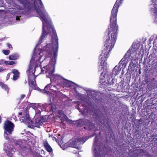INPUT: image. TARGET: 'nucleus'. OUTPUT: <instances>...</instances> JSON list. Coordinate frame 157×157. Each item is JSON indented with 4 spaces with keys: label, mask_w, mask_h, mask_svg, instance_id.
Masks as SVG:
<instances>
[{
    "label": "nucleus",
    "mask_w": 157,
    "mask_h": 157,
    "mask_svg": "<svg viewBox=\"0 0 157 157\" xmlns=\"http://www.w3.org/2000/svg\"><path fill=\"white\" fill-rule=\"evenodd\" d=\"M123 0H117L111 11L110 24L108 27V38L104 44L105 48L100 56L101 64H104L109 56V53L112 50L117 39L118 27L117 24V17L119 7Z\"/></svg>",
    "instance_id": "obj_1"
},
{
    "label": "nucleus",
    "mask_w": 157,
    "mask_h": 157,
    "mask_svg": "<svg viewBox=\"0 0 157 157\" xmlns=\"http://www.w3.org/2000/svg\"><path fill=\"white\" fill-rule=\"evenodd\" d=\"M17 0L20 2L21 4L24 7L25 9H26L28 10V12H30L31 10L34 8L36 11V13L40 15V19L42 21L43 23L42 28V33L40 37V42L41 41H42L45 38L48 33V34H51V33H52V31L51 30V32L50 33H49V32H50L48 30V33H46L45 29V26L44 25V23H46L47 22L46 17L48 16V13L44 9V7L41 0H38L40 5V7H39V6H38V7L35 6V1L33 3H32L30 2L29 0ZM50 25H51L54 29H55L52 25L49 23H48V24L47 27V29H48V27Z\"/></svg>",
    "instance_id": "obj_2"
},
{
    "label": "nucleus",
    "mask_w": 157,
    "mask_h": 157,
    "mask_svg": "<svg viewBox=\"0 0 157 157\" xmlns=\"http://www.w3.org/2000/svg\"><path fill=\"white\" fill-rule=\"evenodd\" d=\"M48 30L50 32L49 33H51V30L52 31V35L51 39L52 44V47H51V44H47L44 48V51L46 52L45 55L47 57H50L52 54V49L53 52V56L55 58H56L57 53L58 49V39L56 30L54 29L51 25L48 27Z\"/></svg>",
    "instance_id": "obj_3"
},
{
    "label": "nucleus",
    "mask_w": 157,
    "mask_h": 157,
    "mask_svg": "<svg viewBox=\"0 0 157 157\" xmlns=\"http://www.w3.org/2000/svg\"><path fill=\"white\" fill-rule=\"evenodd\" d=\"M14 127V125L13 123L9 120L6 121L3 127L4 130V134L7 135L11 134L13 131Z\"/></svg>",
    "instance_id": "obj_4"
},
{
    "label": "nucleus",
    "mask_w": 157,
    "mask_h": 157,
    "mask_svg": "<svg viewBox=\"0 0 157 157\" xmlns=\"http://www.w3.org/2000/svg\"><path fill=\"white\" fill-rule=\"evenodd\" d=\"M107 148L105 145H100L98 149V154L100 155H105L106 154Z\"/></svg>",
    "instance_id": "obj_5"
},
{
    "label": "nucleus",
    "mask_w": 157,
    "mask_h": 157,
    "mask_svg": "<svg viewBox=\"0 0 157 157\" xmlns=\"http://www.w3.org/2000/svg\"><path fill=\"white\" fill-rule=\"evenodd\" d=\"M44 90H49L50 91L51 90L52 92L56 93L58 90V89L57 88L55 85L49 84L45 86Z\"/></svg>",
    "instance_id": "obj_6"
},
{
    "label": "nucleus",
    "mask_w": 157,
    "mask_h": 157,
    "mask_svg": "<svg viewBox=\"0 0 157 157\" xmlns=\"http://www.w3.org/2000/svg\"><path fill=\"white\" fill-rule=\"evenodd\" d=\"M88 121L86 119H81L77 122V127H81L83 126H86L88 123Z\"/></svg>",
    "instance_id": "obj_7"
},
{
    "label": "nucleus",
    "mask_w": 157,
    "mask_h": 157,
    "mask_svg": "<svg viewBox=\"0 0 157 157\" xmlns=\"http://www.w3.org/2000/svg\"><path fill=\"white\" fill-rule=\"evenodd\" d=\"M44 122V119L43 118H38L36 120L35 126L36 127L39 128L40 126L42 125Z\"/></svg>",
    "instance_id": "obj_8"
},
{
    "label": "nucleus",
    "mask_w": 157,
    "mask_h": 157,
    "mask_svg": "<svg viewBox=\"0 0 157 157\" xmlns=\"http://www.w3.org/2000/svg\"><path fill=\"white\" fill-rule=\"evenodd\" d=\"M121 69L120 65H116L113 70L112 72L113 75L114 74L115 75H117L120 71Z\"/></svg>",
    "instance_id": "obj_9"
},
{
    "label": "nucleus",
    "mask_w": 157,
    "mask_h": 157,
    "mask_svg": "<svg viewBox=\"0 0 157 157\" xmlns=\"http://www.w3.org/2000/svg\"><path fill=\"white\" fill-rule=\"evenodd\" d=\"M11 72L13 74V79L14 80H16L18 79L19 76V73L17 70L16 69H13Z\"/></svg>",
    "instance_id": "obj_10"
},
{
    "label": "nucleus",
    "mask_w": 157,
    "mask_h": 157,
    "mask_svg": "<svg viewBox=\"0 0 157 157\" xmlns=\"http://www.w3.org/2000/svg\"><path fill=\"white\" fill-rule=\"evenodd\" d=\"M44 147H45L46 150L48 152H51L52 151V149L48 144L47 141H45L44 143Z\"/></svg>",
    "instance_id": "obj_11"
},
{
    "label": "nucleus",
    "mask_w": 157,
    "mask_h": 157,
    "mask_svg": "<svg viewBox=\"0 0 157 157\" xmlns=\"http://www.w3.org/2000/svg\"><path fill=\"white\" fill-rule=\"evenodd\" d=\"M61 77L59 75H54L50 76V80L51 82L52 81H56L59 80H60Z\"/></svg>",
    "instance_id": "obj_12"
},
{
    "label": "nucleus",
    "mask_w": 157,
    "mask_h": 157,
    "mask_svg": "<svg viewBox=\"0 0 157 157\" xmlns=\"http://www.w3.org/2000/svg\"><path fill=\"white\" fill-rule=\"evenodd\" d=\"M63 85L67 87H70L72 84V82L66 79H64L63 81Z\"/></svg>",
    "instance_id": "obj_13"
},
{
    "label": "nucleus",
    "mask_w": 157,
    "mask_h": 157,
    "mask_svg": "<svg viewBox=\"0 0 157 157\" xmlns=\"http://www.w3.org/2000/svg\"><path fill=\"white\" fill-rule=\"evenodd\" d=\"M70 145L71 147L77 148V149H78L79 144L75 139L74 140L70 142Z\"/></svg>",
    "instance_id": "obj_14"
},
{
    "label": "nucleus",
    "mask_w": 157,
    "mask_h": 157,
    "mask_svg": "<svg viewBox=\"0 0 157 157\" xmlns=\"http://www.w3.org/2000/svg\"><path fill=\"white\" fill-rule=\"evenodd\" d=\"M104 116H101L99 119V121L103 125L105 126L106 124V119Z\"/></svg>",
    "instance_id": "obj_15"
},
{
    "label": "nucleus",
    "mask_w": 157,
    "mask_h": 157,
    "mask_svg": "<svg viewBox=\"0 0 157 157\" xmlns=\"http://www.w3.org/2000/svg\"><path fill=\"white\" fill-rule=\"evenodd\" d=\"M75 139L78 144H83L86 141V140H85L84 138L83 137L77 138Z\"/></svg>",
    "instance_id": "obj_16"
},
{
    "label": "nucleus",
    "mask_w": 157,
    "mask_h": 157,
    "mask_svg": "<svg viewBox=\"0 0 157 157\" xmlns=\"http://www.w3.org/2000/svg\"><path fill=\"white\" fill-rule=\"evenodd\" d=\"M18 55L17 54H14L10 55L9 57V59L11 60H16L18 58Z\"/></svg>",
    "instance_id": "obj_17"
},
{
    "label": "nucleus",
    "mask_w": 157,
    "mask_h": 157,
    "mask_svg": "<svg viewBox=\"0 0 157 157\" xmlns=\"http://www.w3.org/2000/svg\"><path fill=\"white\" fill-rule=\"evenodd\" d=\"M88 123L87 124L86 126H87L88 128L90 130L92 129L94 126V124L91 122L90 121L88 120Z\"/></svg>",
    "instance_id": "obj_18"
},
{
    "label": "nucleus",
    "mask_w": 157,
    "mask_h": 157,
    "mask_svg": "<svg viewBox=\"0 0 157 157\" xmlns=\"http://www.w3.org/2000/svg\"><path fill=\"white\" fill-rule=\"evenodd\" d=\"M0 86L1 87L4 89L5 90L8 91L9 90V88L8 86L6 84H5L2 82L0 81Z\"/></svg>",
    "instance_id": "obj_19"
},
{
    "label": "nucleus",
    "mask_w": 157,
    "mask_h": 157,
    "mask_svg": "<svg viewBox=\"0 0 157 157\" xmlns=\"http://www.w3.org/2000/svg\"><path fill=\"white\" fill-rule=\"evenodd\" d=\"M35 71V70L34 71V73L29 75V81L34 80L35 81V79H36V76L34 74Z\"/></svg>",
    "instance_id": "obj_20"
},
{
    "label": "nucleus",
    "mask_w": 157,
    "mask_h": 157,
    "mask_svg": "<svg viewBox=\"0 0 157 157\" xmlns=\"http://www.w3.org/2000/svg\"><path fill=\"white\" fill-rule=\"evenodd\" d=\"M34 80L28 81V83L30 87L33 89H34L36 88V84L34 83Z\"/></svg>",
    "instance_id": "obj_21"
},
{
    "label": "nucleus",
    "mask_w": 157,
    "mask_h": 157,
    "mask_svg": "<svg viewBox=\"0 0 157 157\" xmlns=\"http://www.w3.org/2000/svg\"><path fill=\"white\" fill-rule=\"evenodd\" d=\"M109 77H111V78L108 79L107 82L106 83L109 85H113V78H112V76H111V75H109Z\"/></svg>",
    "instance_id": "obj_22"
},
{
    "label": "nucleus",
    "mask_w": 157,
    "mask_h": 157,
    "mask_svg": "<svg viewBox=\"0 0 157 157\" xmlns=\"http://www.w3.org/2000/svg\"><path fill=\"white\" fill-rule=\"evenodd\" d=\"M22 118H24L25 120L27 121H30V120H31L30 117H29V114H27V113L25 114V116Z\"/></svg>",
    "instance_id": "obj_23"
},
{
    "label": "nucleus",
    "mask_w": 157,
    "mask_h": 157,
    "mask_svg": "<svg viewBox=\"0 0 157 157\" xmlns=\"http://www.w3.org/2000/svg\"><path fill=\"white\" fill-rule=\"evenodd\" d=\"M6 153L7 155L9 157H13V153L10 151H6Z\"/></svg>",
    "instance_id": "obj_24"
},
{
    "label": "nucleus",
    "mask_w": 157,
    "mask_h": 157,
    "mask_svg": "<svg viewBox=\"0 0 157 157\" xmlns=\"http://www.w3.org/2000/svg\"><path fill=\"white\" fill-rule=\"evenodd\" d=\"M54 71H55L54 68H53L52 70L50 71H49V75L51 76L52 75H54V74H53V73H54Z\"/></svg>",
    "instance_id": "obj_25"
},
{
    "label": "nucleus",
    "mask_w": 157,
    "mask_h": 157,
    "mask_svg": "<svg viewBox=\"0 0 157 157\" xmlns=\"http://www.w3.org/2000/svg\"><path fill=\"white\" fill-rule=\"evenodd\" d=\"M3 52L6 55H8L9 54L10 51L9 50H3Z\"/></svg>",
    "instance_id": "obj_26"
},
{
    "label": "nucleus",
    "mask_w": 157,
    "mask_h": 157,
    "mask_svg": "<svg viewBox=\"0 0 157 157\" xmlns=\"http://www.w3.org/2000/svg\"><path fill=\"white\" fill-rule=\"evenodd\" d=\"M9 65H13L16 64V62L13 61H10L9 62Z\"/></svg>",
    "instance_id": "obj_27"
},
{
    "label": "nucleus",
    "mask_w": 157,
    "mask_h": 157,
    "mask_svg": "<svg viewBox=\"0 0 157 157\" xmlns=\"http://www.w3.org/2000/svg\"><path fill=\"white\" fill-rule=\"evenodd\" d=\"M6 69H4L2 67H0V72H2L4 71H5Z\"/></svg>",
    "instance_id": "obj_28"
},
{
    "label": "nucleus",
    "mask_w": 157,
    "mask_h": 157,
    "mask_svg": "<svg viewBox=\"0 0 157 157\" xmlns=\"http://www.w3.org/2000/svg\"><path fill=\"white\" fill-rule=\"evenodd\" d=\"M25 97V94H22L21 95V98H20V100H22V99L24 98Z\"/></svg>",
    "instance_id": "obj_29"
},
{
    "label": "nucleus",
    "mask_w": 157,
    "mask_h": 157,
    "mask_svg": "<svg viewBox=\"0 0 157 157\" xmlns=\"http://www.w3.org/2000/svg\"><path fill=\"white\" fill-rule=\"evenodd\" d=\"M7 46L9 48H12V45L10 44L9 43H7Z\"/></svg>",
    "instance_id": "obj_30"
},
{
    "label": "nucleus",
    "mask_w": 157,
    "mask_h": 157,
    "mask_svg": "<svg viewBox=\"0 0 157 157\" xmlns=\"http://www.w3.org/2000/svg\"><path fill=\"white\" fill-rule=\"evenodd\" d=\"M4 63V61L3 59L0 60V65L3 64Z\"/></svg>",
    "instance_id": "obj_31"
},
{
    "label": "nucleus",
    "mask_w": 157,
    "mask_h": 157,
    "mask_svg": "<svg viewBox=\"0 0 157 157\" xmlns=\"http://www.w3.org/2000/svg\"><path fill=\"white\" fill-rule=\"evenodd\" d=\"M9 61H5V62H4V63L6 65H9Z\"/></svg>",
    "instance_id": "obj_32"
},
{
    "label": "nucleus",
    "mask_w": 157,
    "mask_h": 157,
    "mask_svg": "<svg viewBox=\"0 0 157 157\" xmlns=\"http://www.w3.org/2000/svg\"><path fill=\"white\" fill-rule=\"evenodd\" d=\"M11 74L10 73H8V74H7V79H9L10 76V75Z\"/></svg>",
    "instance_id": "obj_33"
},
{
    "label": "nucleus",
    "mask_w": 157,
    "mask_h": 157,
    "mask_svg": "<svg viewBox=\"0 0 157 157\" xmlns=\"http://www.w3.org/2000/svg\"><path fill=\"white\" fill-rule=\"evenodd\" d=\"M5 139L6 140H8L10 139V138H9V137L8 136H5Z\"/></svg>",
    "instance_id": "obj_34"
},
{
    "label": "nucleus",
    "mask_w": 157,
    "mask_h": 157,
    "mask_svg": "<svg viewBox=\"0 0 157 157\" xmlns=\"http://www.w3.org/2000/svg\"><path fill=\"white\" fill-rule=\"evenodd\" d=\"M20 17H16V20H20Z\"/></svg>",
    "instance_id": "obj_35"
},
{
    "label": "nucleus",
    "mask_w": 157,
    "mask_h": 157,
    "mask_svg": "<svg viewBox=\"0 0 157 157\" xmlns=\"http://www.w3.org/2000/svg\"><path fill=\"white\" fill-rule=\"evenodd\" d=\"M154 10H155V11L154 12V13H156L157 12V9L156 8H155Z\"/></svg>",
    "instance_id": "obj_36"
},
{
    "label": "nucleus",
    "mask_w": 157,
    "mask_h": 157,
    "mask_svg": "<svg viewBox=\"0 0 157 157\" xmlns=\"http://www.w3.org/2000/svg\"><path fill=\"white\" fill-rule=\"evenodd\" d=\"M73 153L75 154H78V153H79L78 152H77V151H73Z\"/></svg>",
    "instance_id": "obj_37"
},
{
    "label": "nucleus",
    "mask_w": 157,
    "mask_h": 157,
    "mask_svg": "<svg viewBox=\"0 0 157 157\" xmlns=\"http://www.w3.org/2000/svg\"><path fill=\"white\" fill-rule=\"evenodd\" d=\"M140 152H139L138 153H136V154H137V155H136L137 157L138 156V155H139L140 153Z\"/></svg>",
    "instance_id": "obj_38"
},
{
    "label": "nucleus",
    "mask_w": 157,
    "mask_h": 157,
    "mask_svg": "<svg viewBox=\"0 0 157 157\" xmlns=\"http://www.w3.org/2000/svg\"><path fill=\"white\" fill-rule=\"evenodd\" d=\"M22 114V112H19L18 113V115H21Z\"/></svg>",
    "instance_id": "obj_39"
},
{
    "label": "nucleus",
    "mask_w": 157,
    "mask_h": 157,
    "mask_svg": "<svg viewBox=\"0 0 157 157\" xmlns=\"http://www.w3.org/2000/svg\"><path fill=\"white\" fill-rule=\"evenodd\" d=\"M2 120H1V116H0V124L1 123Z\"/></svg>",
    "instance_id": "obj_40"
},
{
    "label": "nucleus",
    "mask_w": 157,
    "mask_h": 157,
    "mask_svg": "<svg viewBox=\"0 0 157 157\" xmlns=\"http://www.w3.org/2000/svg\"><path fill=\"white\" fill-rule=\"evenodd\" d=\"M46 67H47V66H43V68H46Z\"/></svg>",
    "instance_id": "obj_41"
},
{
    "label": "nucleus",
    "mask_w": 157,
    "mask_h": 157,
    "mask_svg": "<svg viewBox=\"0 0 157 157\" xmlns=\"http://www.w3.org/2000/svg\"><path fill=\"white\" fill-rule=\"evenodd\" d=\"M78 157H80V156L79 155V153H78Z\"/></svg>",
    "instance_id": "obj_42"
},
{
    "label": "nucleus",
    "mask_w": 157,
    "mask_h": 157,
    "mask_svg": "<svg viewBox=\"0 0 157 157\" xmlns=\"http://www.w3.org/2000/svg\"><path fill=\"white\" fill-rule=\"evenodd\" d=\"M39 57L40 58H39L38 59H36V60H38V61H40V57Z\"/></svg>",
    "instance_id": "obj_43"
},
{
    "label": "nucleus",
    "mask_w": 157,
    "mask_h": 157,
    "mask_svg": "<svg viewBox=\"0 0 157 157\" xmlns=\"http://www.w3.org/2000/svg\"><path fill=\"white\" fill-rule=\"evenodd\" d=\"M132 62H130V64H129V65H131L132 64Z\"/></svg>",
    "instance_id": "obj_44"
},
{
    "label": "nucleus",
    "mask_w": 157,
    "mask_h": 157,
    "mask_svg": "<svg viewBox=\"0 0 157 157\" xmlns=\"http://www.w3.org/2000/svg\"><path fill=\"white\" fill-rule=\"evenodd\" d=\"M66 118H65V119L66 120H67V119H68V117L66 116Z\"/></svg>",
    "instance_id": "obj_45"
},
{
    "label": "nucleus",
    "mask_w": 157,
    "mask_h": 157,
    "mask_svg": "<svg viewBox=\"0 0 157 157\" xmlns=\"http://www.w3.org/2000/svg\"><path fill=\"white\" fill-rule=\"evenodd\" d=\"M94 150L95 151H97V149H96V148H95Z\"/></svg>",
    "instance_id": "obj_46"
},
{
    "label": "nucleus",
    "mask_w": 157,
    "mask_h": 157,
    "mask_svg": "<svg viewBox=\"0 0 157 157\" xmlns=\"http://www.w3.org/2000/svg\"><path fill=\"white\" fill-rule=\"evenodd\" d=\"M40 67L41 68H42V65H41L40 64Z\"/></svg>",
    "instance_id": "obj_47"
},
{
    "label": "nucleus",
    "mask_w": 157,
    "mask_h": 157,
    "mask_svg": "<svg viewBox=\"0 0 157 157\" xmlns=\"http://www.w3.org/2000/svg\"><path fill=\"white\" fill-rule=\"evenodd\" d=\"M109 129L110 130H111V129L110 128V127H109Z\"/></svg>",
    "instance_id": "obj_48"
},
{
    "label": "nucleus",
    "mask_w": 157,
    "mask_h": 157,
    "mask_svg": "<svg viewBox=\"0 0 157 157\" xmlns=\"http://www.w3.org/2000/svg\"><path fill=\"white\" fill-rule=\"evenodd\" d=\"M141 150L143 151V149H141L140 150V151H141Z\"/></svg>",
    "instance_id": "obj_49"
},
{
    "label": "nucleus",
    "mask_w": 157,
    "mask_h": 157,
    "mask_svg": "<svg viewBox=\"0 0 157 157\" xmlns=\"http://www.w3.org/2000/svg\"><path fill=\"white\" fill-rule=\"evenodd\" d=\"M121 61L119 62V63H120Z\"/></svg>",
    "instance_id": "obj_50"
},
{
    "label": "nucleus",
    "mask_w": 157,
    "mask_h": 157,
    "mask_svg": "<svg viewBox=\"0 0 157 157\" xmlns=\"http://www.w3.org/2000/svg\"><path fill=\"white\" fill-rule=\"evenodd\" d=\"M84 128L86 129V128L85 127H84Z\"/></svg>",
    "instance_id": "obj_51"
}]
</instances>
